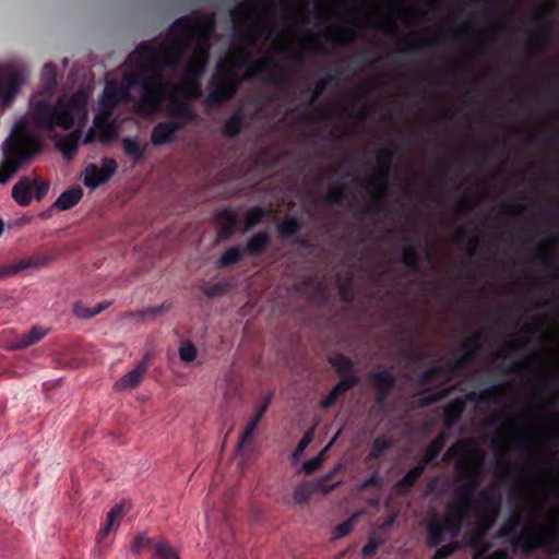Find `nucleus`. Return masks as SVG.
Here are the masks:
<instances>
[{
	"label": "nucleus",
	"instance_id": "2eb2a0df",
	"mask_svg": "<svg viewBox=\"0 0 559 559\" xmlns=\"http://www.w3.org/2000/svg\"><path fill=\"white\" fill-rule=\"evenodd\" d=\"M13 270L14 275H17L24 270L28 269H39L47 264V260L39 257H31L25 258L19 261H14L10 263Z\"/></svg>",
	"mask_w": 559,
	"mask_h": 559
},
{
	"label": "nucleus",
	"instance_id": "4c0bfd02",
	"mask_svg": "<svg viewBox=\"0 0 559 559\" xmlns=\"http://www.w3.org/2000/svg\"><path fill=\"white\" fill-rule=\"evenodd\" d=\"M111 94H112V88L110 86H107L104 92L103 98H102L103 106L114 105V102L110 99Z\"/></svg>",
	"mask_w": 559,
	"mask_h": 559
},
{
	"label": "nucleus",
	"instance_id": "58836bf2",
	"mask_svg": "<svg viewBox=\"0 0 559 559\" xmlns=\"http://www.w3.org/2000/svg\"><path fill=\"white\" fill-rule=\"evenodd\" d=\"M15 276L12 270L11 264L0 266V280Z\"/></svg>",
	"mask_w": 559,
	"mask_h": 559
},
{
	"label": "nucleus",
	"instance_id": "de8ad7c7",
	"mask_svg": "<svg viewBox=\"0 0 559 559\" xmlns=\"http://www.w3.org/2000/svg\"><path fill=\"white\" fill-rule=\"evenodd\" d=\"M463 445H464V444H456V445L453 448V450L460 449V448H462Z\"/></svg>",
	"mask_w": 559,
	"mask_h": 559
},
{
	"label": "nucleus",
	"instance_id": "a211bd4d",
	"mask_svg": "<svg viewBox=\"0 0 559 559\" xmlns=\"http://www.w3.org/2000/svg\"><path fill=\"white\" fill-rule=\"evenodd\" d=\"M341 435V430H338L335 436L333 437V439L323 448V450L316 456V457H312L311 460H308L306 461L304 464H302V472L306 473V474H311L313 472H316L317 469L320 468V466L322 465L323 463V455L324 453L330 449V447L333 444V442L340 437Z\"/></svg>",
	"mask_w": 559,
	"mask_h": 559
},
{
	"label": "nucleus",
	"instance_id": "a19ab883",
	"mask_svg": "<svg viewBox=\"0 0 559 559\" xmlns=\"http://www.w3.org/2000/svg\"><path fill=\"white\" fill-rule=\"evenodd\" d=\"M237 120L231 119L225 127L226 133L234 134L237 131Z\"/></svg>",
	"mask_w": 559,
	"mask_h": 559
},
{
	"label": "nucleus",
	"instance_id": "473e14b6",
	"mask_svg": "<svg viewBox=\"0 0 559 559\" xmlns=\"http://www.w3.org/2000/svg\"><path fill=\"white\" fill-rule=\"evenodd\" d=\"M43 78L49 85H53L56 83V69L52 64H47L44 67Z\"/></svg>",
	"mask_w": 559,
	"mask_h": 559
},
{
	"label": "nucleus",
	"instance_id": "c756f323",
	"mask_svg": "<svg viewBox=\"0 0 559 559\" xmlns=\"http://www.w3.org/2000/svg\"><path fill=\"white\" fill-rule=\"evenodd\" d=\"M354 521L355 518H352L350 520L335 526L333 530V537L341 538L346 536L352 531Z\"/></svg>",
	"mask_w": 559,
	"mask_h": 559
},
{
	"label": "nucleus",
	"instance_id": "4be33fe9",
	"mask_svg": "<svg viewBox=\"0 0 559 559\" xmlns=\"http://www.w3.org/2000/svg\"><path fill=\"white\" fill-rule=\"evenodd\" d=\"M314 436V429L308 430L301 440L298 442L297 448L292 453V460L297 461L299 456L304 453V451L307 449V447L312 442Z\"/></svg>",
	"mask_w": 559,
	"mask_h": 559
},
{
	"label": "nucleus",
	"instance_id": "f704fd0d",
	"mask_svg": "<svg viewBox=\"0 0 559 559\" xmlns=\"http://www.w3.org/2000/svg\"><path fill=\"white\" fill-rule=\"evenodd\" d=\"M267 404H269V403H267V401H265V402H263L262 404L258 405V406L253 409V412H252V414H251L250 418H251L252 420L257 421V423H260L261 418L263 417L264 413L266 412Z\"/></svg>",
	"mask_w": 559,
	"mask_h": 559
},
{
	"label": "nucleus",
	"instance_id": "e433bc0d",
	"mask_svg": "<svg viewBox=\"0 0 559 559\" xmlns=\"http://www.w3.org/2000/svg\"><path fill=\"white\" fill-rule=\"evenodd\" d=\"M440 448H441V443H440V441H439V440L433 441V442L429 445V448H428V451H427V459H428V460L433 459V456L439 452Z\"/></svg>",
	"mask_w": 559,
	"mask_h": 559
},
{
	"label": "nucleus",
	"instance_id": "9b49d317",
	"mask_svg": "<svg viewBox=\"0 0 559 559\" xmlns=\"http://www.w3.org/2000/svg\"><path fill=\"white\" fill-rule=\"evenodd\" d=\"M177 128L175 123H159L152 132V143L159 146L170 142Z\"/></svg>",
	"mask_w": 559,
	"mask_h": 559
},
{
	"label": "nucleus",
	"instance_id": "0eeeda50",
	"mask_svg": "<svg viewBox=\"0 0 559 559\" xmlns=\"http://www.w3.org/2000/svg\"><path fill=\"white\" fill-rule=\"evenodd\" d=\"M24 82V74L17 73L12 64L0 66V99L4 106L11 104L19 87Z\"/></svg>",
	"mask_w": 559,
	"mask_h": 559
},
{
	"label": "nucleus",
	"instance_id": "f3484780",
	"mask_svg": "<svg viewBox=\"0 0 559 559\" xmlns=\"http://www.w3.org/2000/svg\"><path fill=\"white\" fill-rule=\"evenodd\" d=\"M123 514V509L121 506H116L112 508L106 519V525L99 530L98 532V538L104 539L110 531L115 527V525H118L119 521L121 520Z\"/></svg>",
	"mask_w": 559,
	"mask_h": 559
},
{
	"label": "nucleus",
	"instance_id": "393cba45",
	"mask_svg": "<svg viewBox=\"0 0 559 559\" xmlns=\"http://www.w3.org/2000/svg\"><path fill=\"white\" fill-rule=\"evenodd\" d=\"M104 307L102 305L97 306L94 309H87L82 305H74L73 312L74 314L80 319H88L96 314H98L100 311H103Z\"/></svg>",
	"mask_w": 559,
	"mask_h": 559
},
{
	"label": "nucleus",
	"instance_id": "c85d7f7f",
	"mask_svg": "<svg viewBox=\"0 0 559 559\" xmlns=\"http://www.w3.org/2000/svg\"><path fill=\"white\" fill-rule=\"evenodd\" d=\"M154 545L150 538L144 535H139L135 537L134 543L132 545L133 551H141L142 549H152L154 550Z\"/></svg>",
	"mask_w": 559,
	"mask_h": 559
},
{
	"label": "nucleus",
	"instance_id": "cd10ccee",
	"mask_svg": "<svg viewBox=\"0 0 559 559\" xmlns=\"http://www.w3.org/2000/svg\"><path fill=\"white\" fill-rule=\"evenodd\" d=\"M298 228V222L295 218H286L278 225V230L282 236L287 237L294 234Z\"/></svg>",
	"mask_w": 559,
	"mask_h": 559
},
{
	"label": "nucleus",
	"instance_id": "c03bdc74",
	"mask_svg": "<svg viewBox=\"0 0 559 559\" xmlns=\"http://www.w3.org/2000/svg\"><path fill=\"white\" fill-rule=\"evenodd\" d=\"M21 128H22L21 126H16L15 129H14V133H15L14 134V141L15 142H19V138L21 135L20 133L22 132Z\"/></svg>",
	"mask_w": 559,
	"mask_h": 559
},
{
	"label": "nucleus",
	"instance_id": "1a4fd4ad",
	"mask_svg": "<svg viewBox=\"0 0 559 559\" xmlns=\"http://www.w3.org/2000/svg\"><path fill=\"white\" fill-rule=\"evenodd\" d=\"M147 369L146 361L139 362L128 373L122 376L114 385L117 391L129 390L136 386L144 377Z\"/></svg>",
	"mask_w": 559,
	"mask_h": 559
},
{
	"label": "nucleus",
	"instance_id": "37998d69",
	"mask_svg": "<svg viewBox=\"0 0 559 559\" xmlns=\"http://www.w3.org/2000/svg\"><path fill=\"white\" fill-rule=\"evenodd\" d=\"M374 550H376V546H374L373 544H368V545H366V546L364 547V549H362V554H364L365 556H368V555L373 554V552H374Z\"/></svg>",
	"mask_w": 559,
	"mask_h": 559
},
{
	"label": "nucleus",
	"instance_id": "4468645a",
	"mask_svg": "<svg viewBox=\"0 0 559 559\" xmlns=\"http://www.w3.org/2000/svg\"><path fill=\"white\" fill-rule=\"evenodd\" d=\"M354 384V381L350 378H344L342 379L332 390L331 392L321 400L320 406L323 408L330 407L332 404L335 403V401L338 399L340 394L347 391L349 388H352Z\"/></svg>",
	"mask_w": 559,
	"mask_h": 559
},
{
	"label": "nucleus",
	"instance_id": "aec40b11",
	"mask_svg": "<svg viewBox=\"0 0 559 559\" xmlns=\"http://www.w3.org/2000/svg\"><path fill=\"white\" fill-rule=\"evenodd\" d=\"M19 162L13 158H7L0 165V183H5L19 169Z\"/></svg>",
	"mask_w": 559,
	"mask_h": 559
},
{
	"label": "nucleus",
	"instance_id": "2f4dec72",
	"mask_svg": "<svg viewBox=\"0 0 559 559\" xmlns=\"http://www.w3.org/2000/svg\"><path fill=\"white\" fill-rule=\"evenodd\" d=\"M456 547H457L456 544L445 545L436 550L432 559H444L448 556H450L455 550Z\"/></svg>",
	"mask_w": 559,
	"mask_h": 559
},
{
	"label": "nucleus",
	"instance_id": "ddd939ff",
	"mask_svg": "<svg viewBox=\"0 0 559 559\" xmlns=\"http://www.w3.org/2000/svg\"><path fill=\"white\" fill-rule=\"evenodd\" d=\"M12 197L17 204L25 206L32 201V183L31 180L24 178L14 185L12 189Z\"/></svg>",
	"mask_w": 559,
	"mask_h": 559
},
{
	"label": "nucleus",
	"instance_id": "c9c22d12",
	"mask_svg": "<svg viewBox=\"0 0 559 559\" xmlns=\"http://www.w3.org/2000/svg\"><path fill=\"white\" fill-rule=\"evenodd\" d=\"M168 309H169V306L166 304H163L158 307H153V308H150V309L143 311L142 316L156 317V316L167 311Z\"/></svg>",
	"mask_w": 559,
	"mask_h": 559
},
{
	"label": "nucleus",
	"instance_id": "20e7f679",
	"mask_svg": "<svg viewBox=\"0 0 559 559\" xmlns=\"http://www.w3.org/2000/svg\"><path fill=\"white\" fill-rule=\"evenodd\" d=\"M465 509L461 504L449 506L444 523L441 524L437 518H433L428 524V539L431 546L439 545L445 536L454 537L457 535Z\"/></svg>",
	"mask_w": 559,
	"mask_h": 559
},
{
	"label": "nucleus",
	"instance_id": "f257e3e1",
	"mask_svg": "<svg viewBox=\"0 0 559 559\" xmlns=\"http://www.w3.org/2000/svg\"><path fill=\"white\" fill-rule=\"evenodd\" d=\"M213 31L210 15L189 16L176 21L170 28L171 43L154 48L141 45L129 57L134 76H126L127 91L141 87L136 110L145 116L170 114L180 98L200 95L199 76L207 62L209 39Z\"/></svg>",
	"mask_w": 559,
	"mask_h": 559
},
{
	"label": "nucleus",
	"instance_id": "dca6fc26",
	"mask_svg": "<svg viewBox=\"0 0 559 559\" xmlns=\"http://www.w3.org/2000/svg\"><path fill=\"white\" fill-rule=\"evenodd\" d=\"M123 151L133 162H139L144 157V153L146 150L145 144H141L134 139H124L123 142Z\"/></svg>",
	"mask_w": 559,
	"mask_h": 559
},
{
	"label": "nucleus",
	"instance_id": "a18cd8bd",
	"mask_svg": "<svg viewBox=\"0 0 559 559\" xmlns=\"http://www.w3.org/2000/svg\"><path fill=\"white\" fill-rule=\"evenodd\" d=\"M385 378H386V376H384V374H377V376H374V380L378 381V382H380L382 379H385Z\"/></svg>",
	"mask_w": 559,
	"mask_h": 559
},
{
	"label": "nucleus",
	"instance_id": "a878e982",
	"mask_svg": "<svg viewBox=\"0 0 559 559\" xmlns=\"http://www.w3.org/2000/svg\"><path fill=\"white\" fill-rule=\"evenodd\" d=\"M267 242V237L264 234L254 235L247 245V251L255 253L260 251Z\"/></svg>",
	"mask_w": 559,
	"mask_h": 559
},
{
	"label": "nucleus",
	"instance_id": "5701e85b",
	"mask_svg": "<svg viewBox=\"0 0 559 559\" xmlns=\"http://www.w3.org/2000/svg\"><path fill=\"white\" fill-rule=\"evenodd\" d=\"M179 356L183 362H192L198 357V349L191 343H182L179 347Z\"/></svg>",
	"mask_w": 559,
	"mask_h": 559
},
{
	"label": "nucleus",
	"instance_id": "49530a36",
	"mask_svg": "<svg viewBox=\"0 0 559 559\" xmlns=\"http://www.w3.org/2000/svg\"><path fill=\"white\" fill-rule=\"evenodd\" d=\"M4 230V223L0 219V235L3 233Z\"/></svg>",
	"mask_w": 559,
	"mask_h": 559
},
{
	"label": "nucleus",
	"instance_id": "6ab92c4d",
	"mask_svg": "<svg viewBox=\"0 0 559 559\" xmlns=\"http://www.w3.org/2000/svg\"><path fill=\"white\" fill-rule=\"evenodd\" d=\"M154 555L156 559H179L178 551L169 546L165 540H158L155 543Z\"/></svg>",
	"mask_w": 559,
	"mask_h": 559
},
{
	"label": "nucleus",
	"instance_id": "b1692460",
	"mask_svg": "<svg viewBox=\"0 0 559 559\" xmlns=\"http://www.w3.org/2000/svg\"><path fill=\"white\" fill-rule=\"evenodd\" d=\"M241 251L238 248H229L219 259V266H228L239 261Z\"/></svg>",
	"mask_w": 559,
	"mask_h": 559
},
{
	"label": "nucleus",
	"instance_id": "423d86ee",
	"mask_svg": "<svg viewBox=\"0 0 559 559\" xmlns=\"http://www.w3.org/2000/svg\"><path fill=\"white\" fill-rule=\"evenodd\" d=\"M117 169V164L111 158H104L99 164L87 165L82 173L83 183L94 190L107 182Z\"/></svg>",
	"mask_w": 559,
	"mask_h": 559
},
{
	"label": "nucleus",
	"instance_id": "f8f14e48",
	"mask_svg": "<svg viewBox=\"0 0 559 559\" xmlns=\"http://www.w3.org/2000/svg\"><path fill=\"white\" fill-rule=\"evenodd\" d=\"M46 335V331L41 328L34 326L29 332L19 337L8 348L10 350L22 349L31 346L32 344L40 341Z\"/></svg>",
	"mask_w": 559,
	"mask_h": 559
},
{
	"label": "nucleus",
	"instance_id": "72a5a7b5",
	"mask_svg": "<svg viewBox=\"0 0 559 559\" xmlns=\"http://www.w3.org/2000/svg\"><path fill=\"white\" fill-rule=\"evenodd\" d=\"M267 404H269V403H267V401H265V402H263L262 404L258 405V406L253 409V412H252V414H251L250 418H251L252 420L257 421V423H260L261 418L263 417L264 413L266 412Z\"/></svg>",
	"mask_w": 559,
	"mask_h": 559
},
{
	"label": "nucleus",
	"instance_id": "ea45409f",
	"mask_svg": "<svg viewBox=\"0 0 559 559\" xmlns=\"http://www.w3.org/2000/svg\"><path fill=\"white\" fill-rule=\"evenodd\" d=\"M421 471H423L421 466L414 468L406 475L405 480L413 481L416 477H418L420 475Z\"/></svg>",
	"mask_w": 559,
	"mask_h": 559
},
{
	"label": "nucleus",
	"instance_id": "6e6552de",
	"mask_svg": "<svg viewBox=\"0 0 559 559\" xmlns=\"http://www.w3.org/2000/svg\"><path fill=\"white\" fill-rule=\"evenodd\" d=\"M324 479L325 478H323L314 484H304V485L296 487L294 490V493H293L294 501L296 503L301 504V503L307 502L314 492L320 491L325 495L329 491H331L333 488L336 487L337 484H333L330 486L325 485Z\"/></svg>",
	"mask_w": 559,
	"mask_h": 559
},
{
	"label": "nucleus",
	"instance_id": "9d476101",
	"mask_svg": "<svg viewBox=\"0 0 559 559\" xmlns=\"http://www.w3.org/2000/svg\"><path fill=\"white\" fill-rule=\"evenodd\" d=\"M82 190L80 188L69 189L62 192L55 201L53 206L60 211H67L76 205L82 199Z\"/></svg>",
	"mask_w": 559,
	"mask_h": 559
},
{
	"label": "nucleus",
	"instance_id": "bb28decb",
	"mask_svg": "<svg viewBox=\"0 0 559 559\" xmlns=\"http://www.w3.org/2000/svg\"><path fill=\"white\" fill-rule=\"evenodd\" d=\"M262 216L263 211L259 207L248 211L243 219L245 229L253 227L262 218Z\"/></svg>",
	"mask_w": 559,
	"mask_h": 559
},
{
	"label": "nucleus",
	"instance_id": "412c9836",
	"mask_svg": "<svg viewBox=\"0 0 559 559\" xmlns=\"http://www.w3.org/2000/svg\"><path fill=\"white\" fill-rule=\"evenodd\" d=\"M259 423L252 420L251 418L245 425L241 437L238 441V448L242 449L247 443L251 442L253 433L258 427Z\"/></svg>",
	"mask_w": 559,
	"mask_h": 559
},
{
	"label": "nucleus",
	"instance_id": "7ed1b4c3",
	"mask_svg": "<svg viewBox=\"0 0 559 559\" xmlns=\"http://www.w3.org/2000/svg\"><path fill=\"white\" fill-rule=\"evenodd\" d=\"M217 75L215 82L221 79L224 81L222 88L216 87L211 91L210 99L212 103L228 99L237 88L238 80L246 74L242 71V60L231 57L217 64Z\"/></svg>",
	"mask_w": 559,
	"mask_h": 559
},
{
	"label": "nucleus",
	"instance_id": "f03ea898",
	"mask_svg": "<svg viewBox=\"0 0 559 559\" xmlns=\"http://www.w3.org/2000/svg\"><path fill=\"white\" fill-rule=\"evenodd\" d=\"M87 99V94L79 90L64 93L53 107L38 104L29 116L28 126L51 138L57 136V129L72 130L70 135L56 139L57 147L69 159L76 152L79 140L84 143L95 139L107 142L116 134L114 126L106 124L99 114L95 117L93 128L83 138L82 128L88 119Z\"/></svg>",
	"mask_w": 559,
	"mask_h": 559
},
{
	"label": "nucleus",
	"instance_id": "79ce46f5",
	"mask_svg": "<svg viewBox=\"0 0 559 559\" xmlns=\"http://www.w3.org/2000/svg\"><path fill=\"white\" fill-rule=\"evenodd\" d=\"M388 447H389V444H388V442H386V441H377V442L374 443V450H373V452H374V453H376V452H379V451H381V450H383V449H386Z\"/></svg>",
	"mask_w": 559,
	"mask_h": 559
},
{
	"label": "nucleus",
	"instance_id": "39448f33",
	"mask_svg": "<svg viewBox=\"0 0 559 559\" xmlns=\"http://www.w3.org/2000/svg\"><path fill=\"white\" fill-rule=\"evenodd\" d=\"M559 535V524L556 520L549 519L539 528L527 531L523 538V546L531 549L537 546L554 547Z\"/></svg>",
	"mask_w": 559,
	"mask_h": 559
},
{
	"label": "nucleus",
	"instance_id": "7c9ffc66",
	"mask_svg": "<svg viewBox=\"0 0 559 559\" xmlns=\"http://www.w3.org/2000/svg\"><path fill=\"white\" fill-rule=\"evenodd\" d=\"M330 362L340 371H346L350 368V361L343 355H333L330 357Z\"/></svg>",
	"mask_w": 559,
	"mask_h": 559
}]
</instances>
